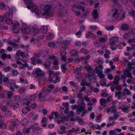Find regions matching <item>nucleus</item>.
Listing matches in <instances>:
<instances>
[{
	"instance_id": "a18cd8bd",
	"label": "nucleus",
	"mask_w": 135,
	"mask_h": 135,
	"mask_svg": "<svg viewBox=\"0 0 135 135\" xmlns=\"http://www.w3.org/2000/svg\"><path fill=\"white\" fill-rule=\"evenodd\" d=\"M20 46L21 48L22 49H27L29 47V45L28 44H27L26 45L24 44H21Z\"/></svg>"
},
{
	"instance_id": "6e6d98bb",
	"label": "nucleus",
	"mask_w": 135,
	"mask_h": 135,
	"mask_svg": "<svg viewBox=\"0 0 135 135\" xmlns=\"http://www.w3.org/2000/svg\"><path fill=\"white\" fill-rule=\"evenodd\" d=\"M82 111V112L81 115V116L82 117H84L85 116V114L87 113L88 112L86 109Z\"/></svg>"
},
{
	"instance_id": "f3484780",
	"label": "nucleus",
	"mask_w": 135,
	"mask_h": 135,
	"mask_svg": "<svg viewBox=\"0 0 135 135\" xmlns=\"http://www.w3.org/2000/svg\"><path fill=\"white\" fill-rule=\"evenodd\" d=\"M129 28V25L125 24H123L122 25L121 27V28L124 30L126 31L128 30Z\"/></svg>"
},
{
	"instance_id": "bf43d9fd",
	"label": "nucleus",
	"mask_w": 135,
	"mask_h": 135,
	"mask_svg": "<svg viewBox=\"0 0 135 135\" xmlns=\"http://www.w3.org/2000/svg\"><path fill=\"white\" fill-rule=\"evenodd\" d=\"M100 42H104L107 41V39H106L105 37H100L99 40Z\"/></svg>"
},
{
	"instance_id": "cd10ccee",
	"label": "nucleus",
	"mask_w": 135,
	"mask_h": 135,
	"mask_svg": "<svg viewBox=\"0 0 135 135\" xmlns=\"http://www.w3.org/2000/svg\"><path fill=\"white\" fill-rule=\"evenodd\" d=\"M100 42V41L99 40H96L94 42V46L97 47L100 46L101 44Z\"/></svg>"
},
{
	"instance_id": "c03bdc74",
	"label": "nucleus",
	"mask_w": 135,
	"mask_h": 135,
	"mask_svg": "<svg viewBox=\"0 0 135 135\" xmlns=\"http://www.w3.org/2000/svg\"><path fill=\"white\" fill-rule=\"evenodd\" d=\"M98 28L96 26H90L89 29L93 30H97Z\"/></svg>"
},
{
	"instance_id": "5701e85b",
	"label": "nucleus",
	"mask_w": 135,
	"mask_h": 135,
	"mask_svg": "<svg viewBox=\"0 0 135 135\" xmlns=\"http://www.w3.org/2000/svg\"><path fill=\"white\" fill-rule=\"evenodd\" d=\"M81 70V68H78L75 69L74 71V73L77 75H80L81 74L80 71Z\"/></svg>"
},
{
	"instance_id": "ea45409f",
	"label": "nucleus",
	"mask_w": 135,
	"mask_h": 135,
	"mask_svg": "<svg viewBox=\"0 0 135 135\" xmlns=\"http://www.w3.org/2000/svg\"><path fill=\"white\" fill-rule=\"evenodd\" d=\"M7 19L5 20V21L8 24H12L13 23L12 22V21L11 19V18H7Z\"/></svg>"
},
{
	"instance_id": "09e8293b",
	"label": "nucleus",
	"mask_w": 135,
	"mask_h": 135,
	"mask_svg": "<svg viewBox=\"0 0 135 135\" xmlns=\"http://www.w3.org/2000/svg\"><path fill=\"white\" fill-rule=\"evenodd\" d=\"M54 36V34L52 33H49L47 36V38L48 40H50L53 38Z\"/></svg>"
},
{
	"instance_id": "f704fd0d",
	"label": "nucleus",
	"mask_w": 135,
	"mask_h": 135,
	"mask_svg": "<svg viewBox=\"0 0 135 135\" xmlns=\"http://www.w3.org/2000/svg\"><path fill=\"white\" fill-rule=\"evenodd\" d=\"M80 52L86 55L88 53V50L87 49H81L80 50Z\"/></svg>"
},
{
	"instance_id": "7ed1b4c3",
	"label": "nucleus",
	"mask_w": 135,
	"mask_h": 135,
	"mask_svg": "<svg viewBox=\"0 0 135 135\" xmlns=\"http://www.w3.org/2000/svg\"><path fill=\"white\" fill-rule=\"evenodd\" d=\"M8 11L4 14V17L6 18H12L13 16V9L11 8H9Z\"/></svg>"
},
{
	"instance_id": "864d4df0",
	"label": "nucleus",
	"mask_w": 135,
	"mask_h": 135,
	"mask_svg": "<svg viewBox=\"0 0 135 135\" xmlns=\"http://www.w3.org/2000/svg\"><path fill=\"white\" fill-rule=\"evenodd\" d=\"M48 45L49 47H54L55 46V43L52 42H49L48 44Z\"/></svg>"
},
{
	"instance_id": "f8f14e48",
	"label": "nucleus",
	"mask_w": 135,
	"mask_h": 135,
	"mask_svg": "<svg viewBox=\"0 0 135 135\" xmlns=\"http://www.w3.org/2000/svg\"><path fill=\"white\" fill-rule=\"evenodd\" d=\"M11 123L14 126H17L20 123L18 120L16 119H12L11 121Z\"/></svg>"
},
{
	"instance_id": "79ce46f5",
	"label": "nucleus",
	"mask_w": 135,
	"mask_h": 135,
	"mask_svg": "<svg viewBox=\"0 0 135 135\" xmlns=\"http://www.w3.org/2000/svg\"><path fill=\"white\" fill-rule=\"evenodd\" d=\"M60 129L64 133H65L67 132V131H66V127L65 126H61L60 127Z\"/></svg>"
},
{
	"instance_id": "052dcab7",
	"label": "nucleus",
	"mask_w": 135,
	"mask_h": 135,
	"mask_svg": "<svg viewBox=\"0 0 135 135\" xmlns=\"http://www.w3.org/2000/svg\"><path fill=\"white\" fill-rule=\"evenodd\" d=\"M18 28L14 27L12 28L13 32L14 33H17L19 31Z\"/></svg>"
},
{
	"instance_id": "bb28decb",
	"label": "nucleus",
	"mask_w": 135,
	"mask_h": 135,
	"mask_svg": "<svg viewBox=\"0 0 135 135\" xmlns=\"http://www.w3.org/2000/svg\"><path fill=\"white\" fill-rule=\"evenodd\" d=\"M29 110V107H25L23 109L22 112L23 113L25 114L27 113Z\"/></svg>"
},
{
	"instance_id": "aec40b11",
	"label": "nucleus",
	"mask_w": 135,
	"mask_h": 135,
	"mask_svg": "<svg viewBox=\"0 0 135 135\" xmlns=\"http://www.w3.org/2000/svg\"><path fill=\"white\" fill-rule=\"evenodd\" d=\"M16 55L18 57L20 55L23 57H25V55L23 52L18 51L16 54Z\"/></svg>"
},
{
	"instance_id": "a19ab883",
	"label": "nucleus",
	"mask_w": 135,
	"mask_h": 135,
	"mask_svg": "<svg viewBox=\"0 0 135 135\" xmlns=\"http://www.w3.org/2000/svg\"><path fill=\"white\" fill-rule=\"evenodd\" d=\"M91 127L93 128H94V129H99L100 128V126L99 124H97L95 125V124H93L91 126Z\"/></svg>"
},
{
	"instance_id": "412c9836",
	"label": "nucleus",
	"mask_w": 135,
	"mask_h": 135,
	"mask_svg": "<svg viewBox=\"0 0 135 135\" xmlns=\"http://www.w3.org/2000/svg\"><path fill=\"white\" fill-rule=\"evenodd\" d=\"M92 15L93 18L96 19L98 16V11L96 9L94 10L93 12Z\"/></svg>"
},
{
	"instance_id": "774afa93",
	"label": "nucleus",
	"mask_w": 135,
	"mask_h": 135,
	"mask_svg": "<svg viewBox=\"0 0 135 135\" xmlns=\"http://www.w3.org/2000/svg\"><path fill=\"white\" fill-rule=\"evenodd\" d=\"M84 99L87 102H89L90 101V99L88 97L87 95L85 96L84 97Z\"/></svg>"
},
{
	"instance_id": "9d476101",
	"label": "nucleus",
	"mask_w": 135,
	"mask_h": 135,
	"mask_svg": "<svg viewBox=\"0 0 135 135\" xmlns=\"http://www.w3.org/2000/svg\"><path fill=\"white\" fill-rule=\"evenodd\" d=\"M60 56H61V60L62 61H66V56H65V55L66 54V53L65 51H62L60 53Z\"/></svg>"
},
{
	"instance_id": "c756f323",
	"label": "nucleus",
	"mask_w": 135,
	"mask_h": 135,
	"mask_svg": "<svg viewBox=\"0 0 135 135\" xmlns=\"http://www.w3.org/2000/svg\"><path fill=\"white\" fill-rule=\"evenodd\" d=\"M129 69H127L126 71V72H127V75L126 76L128 78H132V75L131 73L130 72H129Z\"/></svg>"
},
{
	"instance_id": "72a5a7b5",
	"label": "nucleus",
	"mask_w": 135,
	"mask_h": 135,
	"mask_svg": "<svg viewBox=\"0 0 135 135\" xmlns=\"http://www.w3.org/2000/svg\"><path fill=\"white\" fill-rule=\"evenodd\" d=\"M7 83L9 85H13L16 83L15 80H9L7 82Z\"/></svg>"
},
{
	"instance_id": "0eeeda50",
	"label": "nucleus",
	"mask_w": 135,
	"mask_h": 135,
	"mask_svg": "<svg viewBox=\"0 0 135 135\" xmlns=\"http://www.w3.org/2000/svg\"><path fill=\"white\" fill-rule=\"evenodd\" d=\"M22 33L24 34L29 33L31 31V29L29 27L26 26H23L21 28Z\"/></svg>"
},
{
	"instance_id": "37998d69",
	"label": "nucleus",
	"mask_w": 135,
	"mask_h": 135,
	"mask_svg": "<svg viewBox=\"0 0 135 135\" xmlns=\"http://www.w3.org/2000/svg\"><path fill=\"white\" fill-rule=\"evenodd\" d=\"M112 83L111 82L110 83V85L113 86L114 85H117L119 83V82L118 81H117L116 80H114L112 81Z\"/></svg>"
},
{
	"instance_id": "4d7b16f0",
	"label": "nucleus",
	"mask_w": 135,
	"mask_h": 135,
	"mask_svg": "<svg viewBox=\"0 0 135 135\" xmlns=\"http://www.w3.org/2000/svg\"><path fill=\"white\" fill-rule=\"evenodd\" d=\"M21 98L20 96L17 95L14 98V100L15 101H19L20 100Z\"/></svg>"
},
{
	"instance_id": "de8ad7c7",
	"label": "nucleus",
	"mask_w": 135,
	"mask_h": 135,
	"mask_svg": "<svg viewBox=\"0 0 135 135\" xmlns=\"http://www.w3.org/2000/svg\"><path fill=\"white\" fill-rule=\"evenodd\" d=\"M75 45L76 46L80 47L81 45V42L80 41H76L75 42Z\"/></svg>"
},
{
	"instance_id": "4468645a",
	"label": "nucleus",
	"mask_w": 135,
	"mask_h": 135,
	"mask_svg": "<svg viewBox=\"0 0 135 135\" xmlns=\"http://www.w3.org/2000/svg\"><path fill=\"white\" fill-rule=\"evenodd\" d=\"M48 28L47 26H42L41 28V32L42 33H46Z\"/></svg>"
},
{
	"instance_id": "7c9ffc66",
	"label": "nucleus",
	"mask_w": 135,
	"mask_h": 135,
	"mask_svg": "<svg viewBox=\"0 0 135 135\" xmlns=\"http://www.w3.org/2000/svg\"><path fill=\"white\" fill-rule=\"evenodd\" d=\"M84 67L85 69L88 71H92L93 70V68L88 65H85Z\"/></svg>"
},
{
	"instance_id": "8fccbe9b",
	"label": "nucleus",
	"mask_w": 135,
	"mask_h": 135,
	"mask_svg": "<svg viewBox=\"0 0 135 135\" xmlns=\"http://www.w3.org/2000/svg\"><path fill=\"white\" fill-rule=\"evenodd\" d=\"M82 94L80 93H78L77 94V97L79 98L82 101H84V100L83 99V98L82 97Z\"/></svg>"
},
{
	"instance_id": "c9c22d12",
	"label": "nucleus",
	"mask_w": 135,
	"mask_h": 135,
	"mask_svg": "<svg viewBox=\"0 0 135 135\" xmlns=\"http://www.w3.org/2000/svg\"><path fill=\"white\" fill-rule=\"evenodd\" d=\"M61 91V89L58 87H56L54 89L53 91V93L55 94L56 93L60 91Z\"/></svg>"
},
{
	"instance_id": "6ab92c4d",
	"label": "nucleus",
	"mask_w": 135,
	"mask_h": 135,
	"mask_svg": "<svg viewBox=\"0 0 135 135\" xmlns=\"http://www.w3.org/2000/svg\"><path fill=\"white\" fill-rule=\"evenodd\" d=\"M118 10L117 9H115L114 10V12L112 15V17L114 19L118 20V19L117 18L118 15Z\"/></svg>"
},
{
	"instance_id": "e433bc0d",
	"label": "nucleus",
	"mask_w": 135,
	"mask_h": 135,
	"mask_svg": "<svg viewBox=\"0 0 135 135\" xmlns=\"http://www.w3.org/2000/svg\"><path fill=\"white\" fill-rule=\"evenodd\" d=\"M14 104V102L12 100H10L8 101L7 103V105L9 107H12Z\"/></svg>"
},
{
	"instance_id": "3c124183",
	"label": "nucleus",
	"mask_w": 135,
	"mask_h": 135,
	"mask_svg": "<svg viewBox=\"0 0 135 135\" xmlns=\"http://www.w3.org/2000/svg\"><path fill=\"white\" fill-rule=\"evenodd\" d=\"M129 33L130 34H132L134 35L135 34V28H132L129 30Z\"/></svg>"
},
{
	"instance_id": "69168bd1",
	"label": "nucleus",
	"mask_w": 135,
	"mask_h": 135,
	"mask_svg": "<svg viewBox=\"0 0 135 135\" xmlns=\"http://www.w3.org/2000/svg\"><path fill=\"white\" fill-rule=\"evenodd\" d=\"M33 32L34 33H38L40 31L39 30L36 28H34L33 29Z\"/></svg>"
},
{
	"instance_id": "2f4dec72",
	"label": "nucleus",
	"mask_w": 135,
	"mask_h": 135,
	"mask_svg": "<svg viewBox=\"0 0 135 135\" xmlns=\"http://www.w3.org/2000/svg\"><path fill=\"white\" fill-rule=\"evenodd\" d=\"M128 107H124L122 109V111L125 113H127L129 112V110L128 109Z\"/></svg>"
},
{
	"instance_id": "6e6552de",
	"label": "nucleus",
	"mask_w": 135,
	"mask_h": 135,
	"mask_svg": "<svg viewBox=\"0 0 135 135\" xmlns=\"http://www.w3.org/2000/svg\"><path fill=\"white\" fill-rule=\"evenodd\" d=\"M35 73L38 77H43L44 76V72L42 71L39 68H37L36 69Z\"/></svg>"
},
{
	"instance_id": "a878e982",
	"label": "nucleus",
	"mask_w": 135,
	"mask_h": 135,
	"mask_svg": "<svg viewBox=\"0 0 135 135\" xmlns=\"http://www.w3.org/2000/svg\"><path fill=\"white\" fill-rule=\"evenodd\" d=\"M43 93H45L46 94H48V93L51 91V90L48 89L47 87H45L43 88Z\"/></svg>"
},
{
	"instance_id": "2eb2a0df",
	"label": "nucleus",
	"mask_w": 135,
	"mask_h": 135,
	"mask_svg": "<svg viewBox=\"0 0 135 135\" xmlns=\"http://www.w3.org/2000/svg\"><path fill=\"white\" fill-rule=\"evenodd\" d=\"M69 45V41H66L64 42L62 44L61 47L64 49L67 48Z\"/></svg>"
},
{
	"instance_id": "f257e3e1",
	"label": "nucleus",
	"mask_w": 135,
	"mask_h": 135,
	"mask_svg": "<svg viewBox=\"0 0 135 135\" xmlns=\"http://www.w3.org/2000/svg\"><path fill=\"white\" fill-rule=\"evenodd\" d=\"M41 7L42 9L45 11V12L41 14L43 17L46 18L47 16H51L52 15V11H51V7L47 2H43L41 5Z\"/></svg>"
},
{
	"instance_id": "ddd939ff",
	"label": "nucleus",
	"mask_w": 135,
	"mask_h": 135,
	"mask_svg": "<svg viewBox=\"0 0 135 135\" xmlns=\"http://www.w3.org/2000/svg\"><path fill=\"white\" fill-rule=\"evenodd\" d=\"M26 98L29 100V101H34L37 98V96L35 95H29L26 97Z\"/></svg>"
},
{
	"instance_id": "9b49d317",
	"label": "nucleus",
	"mask_w": 135,
	"mask_h": 135,
	"mask_svg": "<svg viewBox=\"0 0 135 135\" xmlns=\"http://www.w3.org/2000/svg\"><path fill=\"white\" fill-rule=\"evenodd\" d=\"M9 8L8 5H6L2 2H0V9L1 10H5L6 9Z\"/></svg>"
},
{
	"instance_id": "393cba45",
	"label": "nucleus",
	"mask_w": 135,
	"mask_h": 135,
	"mask_svg": "<svg viewBox=\"0 0 135 135\" xmlns=\"http://www.w3.org/2000/svg\"><path fill=\"white\" fill-rule=\"evenodd\" d=\"M66 66V64H62L61 66V68L62 69V72L63 73H65L66 72L67 68Z\"/></svg>"
},
{
	"instance_id": "c85d7f7f",
	"label": "nucleus",
	"mask_w": 135,
	"mask_h": 135,
	"mask_svg": "<svg viewBox=\"0 0 135 135\" xmlns=\"http://www.w3.org/2000/svg\"><path fill=\"white\" fill-rule=\"evenodd\" d=\"M2 110L5 113V114H6L7 113L6 112H8V113H9V114H10L11 112L9 110H7V108L6 107H2L1 108Z\"/></svg>"
},
{
	"instance_id": "1a4fd4ad",
	"label": "nucleus",
	"mask_w": 135,
	"mask_h": 135,
	"mask_svg": "<svg viewBox=\"0 0 135 135\" xmlns=\"http://www.w3.org/2000/svg\"><path fill=\"white\" fill-rule=\"evenodd\" d=\"M119 40L118 37L115 36L110 37L109 39V42L111 44H113L117 43Z\"/></svg>"
},
{
	"instance_id": "a211bd4d",
	"label": "nucleus",
	"mask_w": 135,
	"mask_h": 135,
	"mask_svg": "<svg viewBox=\"0 0 135 135\" xmlns=\"http://www.w3.org/2000/svg\"><path fill=\"white\" fill-rule=\"evenodd\" d=\"M26 91V88L23 87L20 88L18 90V93L20 95L25 93Z\"/></svg>"
},
{
	"instance_id": "423d86ee",
	"label": "nucleus",
	"mask_w": 135,
	"mask_h": 135,
	"mask_svg": "<svg viewBox=\"0 0 135 135\" xmlns=\"http://www.w3.org/2000/svg\"><path fill=\"white\" fill-rule=\"evenodd\" d=\"M51 64V62L48 60L44 61L42 64V65L46 69H50V66Z\"/></svg>"
},
{
	"instance_id": "680f3d73",
	"label": "nucleus",
	"mask_w": 135,
	"mask_h": 135,
	"mask_svg": "<svg viewBox=\"0 0 135 135\" xmlns=\"http://www.w3.org/2000/svg\"><path fill=\"white\" fill-rule=\"evenodd\" d=\"M11 46L13 47V48H16V49H18V45L14 42H13L12 44V45H11Z\"/></svg>"
},
{
	"instance_id": "dca6fc26",
	"label": "nucleus",
	"mask_w": 135,
	"mask_h": 135,
	"mask_svg": "<svg viewBox=\"0 0 135 135\" xmlns=\"http://www.w3.org/2000/svg\"><path fill=\"white\" fill-rule=\"evenodd\" d=\"M78 53V51L76 49H74L71 50L70 52V54L71 56H78L77 55Z\"/></svg>"
},
{
	"instance_id": "e2e57ef3",
	"label": "nucleus",
	"mask_w": 135,
	"mask_h": 135,
	"mask_svg": "<svg viewBox=\"0 0 135 135\" xmlns=\"http://www.w3.org/2000/svg\"><path fill=\"white\" fill-rule=\"evenodd\" d=\"M12 75L14 76H17L18 74V72L16 70H13L12 72Z\"/></svg>"
},
{
	"instance_id": "473e14b6",
	"label": "nucleus",
	"mask_w": 135,
	"mask_h": 135,
	"mask_svg": "<svg viewBox=\"0 0 135 135\" xmlns=\"http://www.w3.org/2000/svg\"><path fill=\"white\" fill-rule=\"evenodd\" d=\"M20 107V105L18 102H14V104L12 106L13 108L14 109H16Z\"/></svg>"
},
{
	"instance_id": "4c0bfd02",
	"label": "nucleus",
	"mask_w": 135,
	"mask_h": 135,
	"mask_svg": "<svg viewBox=\"0 0 135 135\" xmlns=\"http://www.w3.org/2000/svg\"><path fill=\"white\" fill-rule=\"evenodd\" d=\"M21 123L22 125L25 126L28 123V121L26 119H24L22 120Z\"/></svg>"
},
{
	"instance_id": "0e129e2a",
	"label": "nucleus",
	"mask_w": 135,
	"mask_h": 135,
	"mask_svg": "<svg viewBox=\"0 0 135 135\" xmlns=\"http://www.w3.org/2000/svg\"><path fill=\"white\" fill-rule=\"evenodd\" d=\"M51 114L52 115H55V118H57V117L58 116V112H51Z\"/></svg>"
},
{
	"instance_id": "603ef678",
	"label": "nucleus",
	"mask_w": 135,
	"mask_h": 135,
	"mask_svg": "<svg viewBox=\"0 0 135 135\" xmlns=\"http://www.w3.org/2000/svg\"><path fill=\"white\" fill-rule=\"evenodd\" d=\"M108 30H113L114 27L113 26L111 25L110 26H106L105 27Z\"/></svg>"
},
{
	"instance_id": "338daca9",
	"label": "nucleus",
	"mask_w": 135,
	"mask_h": 135,
	"mask_svg": "<svg viewBox=\"0 0 135 135\" xmlns=\"http://www.w3.org/2000/svg\"><path fill=\"white\" fill-rule=\"evenodd\" d=\"M106 80L105 79L102 80L100 82V85H101L103 86L105 85L106 84Z\"/></svg>"
},
{
	"instance_id": "b1692460",
	"label": "nucleus",
	"mask_w": 135,
	"mask_h": 135,
	"mask_svg": "<svg viewBox=\"0 0 135 135\" xmlns=\"http://www.w3.org/2000/svg\"><path fill=\"white\" fill-rule=\"evenodd\" d=\"M131 36V35L129 32L125 33L123 36V37L125 39H128Z\"/></svg>"
},
{
	"instance_id": "13d9d810",
	"label": "nucleus",
	"mask_w": 135,
	"mask_h": 135,
	"mask_svg": "<svg viewBox=\"0 0 135 135\" xmlns=\"http://www.w3.org/2000/svg\"><path fill=\"white\" fill-rule=\"evenodd\" d=\"M104 100L105 99L104 98H101L100 99L99 103L101 105H104Z\"/></svg>"
},
{
	"instance_id": "5fc2aeb1",
	"label": "nucleus",
	"mask_w": 135,
	"mask_h": 135,
	"mask_svg": "<svg viewBox=\"0 0 135 135\" xmlns=\"http://www.w3.org/2000/svg\"><path fill=\"white\" fill-rule=\"evenodd\" d=\"M7 127L6 125L4 123H3L0 124V128L2 129H4Z\"/></svg>"
},
{
	"instance_id": "4be33fe9",
	"label": "nucleus",
	"mask_w": 135,
	"mask_h": 135,
	"mask_svg": "<svg viewBox=\"0 0 135 135\" xmlns=\"http://www.w3.org/2000/svg\"><path fill=\"white\" fill-rule=\"evenodd\" d=\"M21 102L23 104H26V105H28L30 103V101H28L27 99H24L22 100Z\"/></svg>"
},
{
	"instance_id": "f03ea898",
	"label": "nucleus",
	"mask_w": 135,
	"mask_h": 135,
	"mask_svg": "<svg viewBox=\"0 0 135 135\" xmlns=\"http://www.w3.org/2000/svg\"><path fill=\"white\" fill-rule=\"evenodd\" d=\"M85 103L83 101H82L81 103L78 106V108L76 109V114L77 115H79L85 109Z\"/></svg>"
},
{
	"instance_id": "49530a36",
	"label": "nucleus",
	"mask_w": 135,
	"mask_h": 135,
	"mask_svg": "<svg viewBox=\"0 0 135 135\" xmlns=\"http://www.w3.org/2000/svg\"><path fill=\"white\" fill-rule=\"evenodd\" d=\"M77 7L78 9H81L83 11H85L84 8L82 6L78 5H77Z\"/></svg>"
},
{
	"instance_id": "20e7f679",
	"label": "nucleus",
	"mask_w": 135,
	"mask_h": 135,
	"mask_svg": "<svg viewBox=\"0 0 135 135\" xmlns=\"http://www.w3.org/2000/svg\"><path fill=\"white\" fill-rule=\"evenodd\" d=\"M95 70L98 77L100 79H103L104 78L105 75L102 74L103 73L102 70L98 69L97 66H95Z\"/></svg>"
},
{
	"instance_id": "58836bf2",
	"label": "nucleus",
	"mask_w": 135,
	"mask_h": 135,
	"mask_svg": "<svg viewBox=\"0 0 135 135\" xmlns=\"http://www.w3.org/2000/svg\"><path fill=\"white\" fill-rule=\"evenodd\" d=\"M93 35L92 33L91 32H88L86 33V38H89L92 36Z\"/></svg>"
},
{
	"instance_id": "39448f33",
	"label": "nucleus",
	"mask_w": 135,
	"mask_h": 135,
	"mask_svg": "<svg viewBox=\"0 0 135 135\" xmlns=\"http://www.w3.org/2000/svg\"><path fill=\"white\" fill-rule=\"evenodd\" d=\"M25 2L28 6H27V8L28 9H30L31 7H33L35 8L36 7V6L34 3L32 2L31 0H24Z\"/></svg>"
}]
</instances>
